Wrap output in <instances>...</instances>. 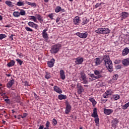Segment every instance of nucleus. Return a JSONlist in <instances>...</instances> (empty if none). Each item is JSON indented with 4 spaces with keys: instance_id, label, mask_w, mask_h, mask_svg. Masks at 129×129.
<instances>
[{
    "instance_id": "1",
    "label": "nucleus",
    "mask_w": 129,
    "mask_h": 129,
    "mask_svg": "<svg viewBox=\"0 0 129 129\" xmlns=\"http://www.w3.org/2000/svg\"><path fill=\"white\" fill-rule=\"evenodd\" d=\"M102 61H104V64L105 65L106 68L108 69L109 72L113 71V69L112 68V61L110 60L109 55L108 54L104 55Z\"/></svg>"
},
{
    "instance_id": "2",
    "label": "nucleus",
    "mask_w": 129,
    "mask_h": 129,
    "mask_svg": "<svg viewBox=\"0 0 129 129\" xmlns=\"http://www.w3.org/2000/svg\"><path fill=\"white\" fill-rule=\"evenodd\" d=\"M61 47L62 45L61 44L56 43L51 46L50 52L51 54H56V53H58V52L60 51V49H61Z\"/></svg>"
},
{
    "instance_id": "3",
    "label": "nucleus",
    "mask_w": 129,
    "mask_h": 129,
    "mask_svg": "<svg viewBox=\"0 0 129 129\" xmlns=\"http://www.w3.org/2000/svg\"><path fill=\"white\" fill-rule=\"evenodd\" d=\"M93 113L91 114L92 117H94V121L97 126H99V118H98V114H97V108H94L93 110Z\"/></svg>"
},
{
    "instance_id": "4",
    "label": "nucleus",
    "mask_w": 129,
    "mask_h": 129,
    "mask_svg": "<svg viewBox=\"0 0 129 129\" xmlns=\"http://www.w3.org/2000/svg\"><path fill=\"white\" fill-rule=\"evenodd\" d=\"M95 33L97 34H109L110 30L108 28H99L95 30Z\"/></svg>"
},
{
    "instance_id": "5",
    "label": "nucleus",
    "mask_w": 129,
    "mask_h": 129,
    "mask_svg": "<svg viewBox=\"0 0 129 129\" xmlns=\"http://www.w3.org/2000/svg\"><path fill=\"white\" fill-rule=\"evenodd\" d=\"M47 31H48V29H44L42 33V37L45 40V41H46V42L49 40V36H48V33H47Z\"/></svg>"
},
{
    "instance_id": "6",
    "label": "nucleus",
    "mask_w": 129,
    "mask_h": 129,
    "mask_svg": "<svg viewBox=\"0 0 129 129\" xmlns=\"http://www.w3.org/2000/svg\"><path fill=\"white\" fill-rule=\"evenodd\" d=\"M77 36H78L80 38H82V39H86L87 38V36H88V33L87 32H86L85 33H80L77 32L76 33Z\"/></svg>"
},
{
    "instance_id": "7",
    "label": "nucleus",
    "mask_w": 129,
    "mask_h": 129,
    "mask_svg": "<svg viewBox=\"0 0 129 129\" xmlns=\"http://www.w3.org/2000/svg\"><path fill=\"white\" fill-rule=\"evenodd\" d=\"M27 25L28 26H29V27H30L31 28H33V29H35V30H36V29H38V28H39V25H38V24L32 21H29L27 23Z\"/></svg>"
},
{
    "instance_id": "8",
    "label": "nucleus",
    "mask_w": 129,
    "mask_h": 129,
    "mask_svg": "<svg viewBox=\"0 0 129 129\" xmlns=\"http://www.w3.org/2000/svg\"><path fill=\"white\" fill-rule=\"evenodd\" d=\"M71 111V105L69 104V102H67L66 103V110L65 113L66 114H69V112Z\"/></svg>"
},
{
    "instance_id": "9",
    "label": "nucleus",
    "mask_w": 129,
    "mask_h": 129,
    "mask_svg": "<svg viewBox=\"0 0 129 129\" xmlns=\"http://www.w3.org/2000/svg\"><path fill=\"white\" fill-rule=\"evenodd\" d=\"M77 87L78 88V93H79V94H81L82 92H84V89L81 85V84L78 83L77 85Z\"/></svg>"
},
{
    "instance_id": "10",
    "label": "nucleus",
    "mask_w": 129,
    "mask_h": 129,
    "mask_svg": "<svg viewBox=\"0 0 129 129\" xmlns=\"http://www.w3.org/2000/svg\"><path fill=\"white\" fill-rule=\"evenodd\" d=\"M119 122V121L117 118H113L111 120V126L113 128H115L116 127V125Z\"/></svg>"
},
{
    "instance_id": "11",
    "label": "nucleus",
    "mask_w": 129,
    "mask_h": 129,
    "mask_svg": "<svg viewBox=\"0 0 129 129\" xmlns=\"http://www.w3.org/2000/svg\"><path fill=\"white\" fill-rule=\"evenodd\" d=\"M14 84H15V80L12 78L11 80L7 84V88H12V86H13Z\"/></svg>"
},
{
    "instance_id": "12",
    "label": "nucleus",
    "mask_w": 129,
    "mask_h": 129,
    "mask_svg": "<svg viewBox=\"0 0 129 129\" xmlns=\"http://www.w3.org/2000/svg\"><path fill=\"white\" fill-rule=\"evenodd\" d=\"M54 64H55V59L52 58L50 61L47 62V66L49 68H52L54 67Z\"/></svg>"
},
{
    "instance_id": "13",
    "label": "nucleus",
    "mask_w": 129,
    "mask_h": 129,
    "mask_svg": "<svg viewBox=\"0 0 129 129\" xmlns=\"http://www.w3.org/2000/svg\"><path fill=\"white\" fill-rule=\"evenodd\" d=\"M75 63L77 65H80L83 62V58L77 57L75 58Z\"/></svg>"
},
{
    "instance_id": "14",
    "label": "nucleus",
    "mask_w": 129,
    "mask_h": 129,
    "mask_svg": "<svg viewBox=\"0 0 129 129\" xmlns=\"http://www.w3.org/2000/svg\"><path fill=\"white\" fill-rule=\"evenodd\" d=\"M95 75H96V79H98V78H101L102 77V75H101V72L99 71L96 70L94 71Z\"/></svg>"
},
{
    "instance_id": "15",
    "label": "nucleus",
    "mask_w": 129,
    "mask_h": 129,
    "mask_svg": "<svg viewBox=\"0 0 129 129\" xmlns=\"http://www.w3.org/2000/svg\"><path fill=\"white\" fill-rule=\"evenodd\" d=\"M113 112V110L111 109H104V113L106 115H109V114H111Z\"/></svg>"
},
{
    "instance_id": "16",
    "label": "nucleus",
    "mask_w": 129,
    "mask_h": 129,
    "mask_svg": "<svg viewBox=\"0 0 129 129\" xmlns=\"http://www.w3.org/2000/svg\"><path fill=\"white\" fill-rule=\"evenodd\" d=\"M81 21V20L78 16L76 17L73 20V23L75 25H79Z\"/></svg>"
},
{
    "instance_id": "17",
    "label": "nucleus",
    "mask_w": 129,
    "mask_h": 129,
    "mask_svg": "<svg viewBox=\"0 0 129 129\" xmlns=\"http://www.w3.org/2000/svg\"><path fill=\"white\" fill-rule=\"evenodd\" d=\"M53 90L56 92V93H58V94H61V93H62V90H61V89L57 86H54L53 87Z\"/></svg>"
},
{
    "instance_id": "18",
    "label": "nucleus",
    "mask_w": 129,
    "mask_h": 129,
    "mask_svg": "<svg viewBox=\"0 0 129 129\" xmlns=\"http://www.w3.org/2000/svg\"><path fill=\"white\" fill-rule=\"evenodd\" d=\"M36 17V20L39 21L40 24H43L42 22H44V19H43V17L40 14L35 15Z\"/></svg>"
},
{
    "instance_id": "19",
    "label": "nucleus",
    "mask_w": 129,
    "mask_h": 129,
    "mask_svg": "<svg viewBox=\"0 0 129 129\" xmlns=\"http://www.w3.org/2000/svg\"><path fill=\"white\" fill-rule=\"evenodd\" d=\"M59 74H60V78L62 80H64L65 78H66L65 76V72H64V70H61L59 72Z\"/></svg>"
},
{
    "instance_id": "20",
    "label": "nucleus",
    "mask_w": 129,
    "mask_h": 129,
    "mask_svg": "<svg viewBox=\"0 0 129 129\" xmlns=\"http://www.w3.org/2000/svg\"><path fill=\"white\" fill-rule=\"evenodd\" d=\"M122 63L123 66H128L129 65V58H125L122 60Z\"/></svg>"
},
{
    "instance_id": "21",
    "label": "nucleus",
    "mask_w": 129,
    "mask_h": 129,
    "mask_svg": "<svg viewBox=\"0 0 129 129\" xmlns=\"http://www.w3.org/2000/svg\"><path fill=\"white\" fill-rule=\"evenodd\" d=\"M129 53V49L127 47L125 48L122 52V56H126Z\"/></svg>"
},
{
    "instance_id": "22",
    "label": "nucleus",
    "mask_w": 129,
    "mask_h": 129,
    "mask_svg": "<svg viewBox=\"0 0 129 129\" xmlns=\"http://www.w3.org/2000/svg\"><path fill=\"white\" fill-rule=\"evenodd\" d=\"M15 64H16V61L14 60H11L10 62L8 63L7 66L8 67H13V66H15Z\"/></svg>"
},
{
    "instance_id": "23",
    "label": "nucleus",
    "mask_w": 129,
    "mask_h": 129,
    "mask_svg": "<svg viewBox=\"0 0 129 129\" xmlns=\"http://www.w3.org/2000/svg\"><path fill=\"white\" fill-rule=\"evenodd\" d=\"M58 99L59 100H63V99H67V96L66 95H63V94H60L58 96Z\"/></svg>"
},
{
    "instance_id": "24",
    "label": "nucleus",
    "mask_w": 129,
    "mask_h": 129,
    "mask_svg": "<svg viewBox=\"0 0 129 129\" xmlns=\"http://www.w3.org/2000/svg\"><path fill=\"white\" fill-rule=\"evenodd\" d=\"M24 5H27V3H26V1L25 2L19 1V2H18L16 4V6H18V7H23L24 6Z\"/></svg>"
},
{
    "instance_id": "25",
    "label": "nucleus",
    "mask_w": 129,
    "mask_h": 129,
    "mask_svg": "<svg viewBox=\"0 0 129 129\" xmlns=\"http://www.w3.org/2000/svg\"><path fill=\"white\" fill-rule=\"evenodd\" d=\"M29 20L30 21H33L35 23H38V21H37V17H36L34 16H29Z\"/></svg>"
},
{
    "instance_id": "26",
    "label": "nucleus",
    "mask_w": 129,
    "mask_h": 129,
    "mask_svg": "<svg viewBox=\"0 0 129 129\" xmlns=\"http://www.w3.org/2000/svg\"><path fill=\"white\" fill-rule=\"evenodd\" d=\"M89 100L92 102L93 106H95L97 102H96V101H95V99H94V98H89Z\"/></svg>"
},
{
    "instance_id": "27",
    "label": "nucleus",
    "mask_w": 129,
    "mask_h": 129,
    "mask_svg": "<svg viewBox=\"0 0 129 129\" xmlns=\"http://www.w3.org/2000/svg\"><path fill=\"white\" fill-rule=\"evenodd\" d=\"M121 16H122V19H126L128 17V13L125 12H123L121 13Z\"/></svg>"
},
{
    "instance_id": "28",
    "label": "nucleus",
    "mask_w": 129,
    "mask_h": 129,
    "mask_svg": "<svg viewBox=\"0 0 129 129\" xmlns=\"http://www.w3.org/2000/svg\"><path fill=\"white\" fill-rule=\"evenodd\" d=\"M95 65L96 66H98V65H100V64H101V60H100V58H96L95 59Z\"/></svg>"
},
{
    "instance_id": "29",
    "label": "nucleus",
    "mask_w": 129,
    "mask_h": 129,
    "mask_svg": "<svg viewBox=\"0 0 129 129\" xmlns=\"http://www.w3.org/2000/svg\"><path fill=\"white\" fill-rule=\"evenodd\" d=\"M119 97L120 96L118 94L113 95L111 98V99H112V100H117V99H119Z\"/></svg>"
},
{
    "instance_id": "30",
    "label": "nucleus",
    "mask_w": 129,
    "mask_h": 129,
    "mask_svg": "<svg viewBox=\"0 0 129 129\" xmlns=\"http://www.w3.org/2000/svg\"><path fill=\"white\" fill-rule=\"evenodd\" d=\"M26 5H28V6H31V7H37V4L35 3H31L29 2L28 1H26Z\"/></svg>"
},
{
    "instance_id": "31",
    "label": "nucleus",
    "mask_w": 129,
    "mask_h": 129,
    "mask_svg": "<svg viewBox=\"0 0 129 129\" xmlns=\"http://www.w3.org/2000/svg\"><path fill=\"white\" fill-rule=\"evenodd\" d=\"M13 15L15 18H19V17H20V12H19L18 11H15L14 12H13Z\"/></svg>"
},
{
    "instance_id": "32",
    "label": "nucleus",
    "mask_w": 129,
    "mask_h": 129,
    "mask_svg": "<svg viewBox=\"0 0 129 129\" xmlns=\"http://www.w3.org/2000/svg\"><path fill=\"white\" fill-rule=\"evenodd\" d=\"M6 5L8 6V7H13V2L10 1H6L5 2Z\"/></svg>"
},
{
    "instance_id": "33",
    "label": "nucleus",
    "mask_w": 129,
    "mask_h": 129,
    "mask_svg": "<svg viewBox=\"0 0 129 129\" xmlns=\"http://www.w3.org/2000/svg\"><path fill=\"white\" fill-rule=\"evenodd\" d=\"M80 75H81V78H82V80L84 79L85 78H86V75H85V73H84V72H81L80 73Z\"/></svg>"
},
{
    "instance_id": "34",
    "label": "nucleus",
    "mask_w": 129,
    "mask_h": 129,
    "mask_svg": "<svg viewBox=\"0 0 129 129\" xmlns=\"http://www.w3.org/2000/svg\"><path fill=\"white\" fill-rule=\"evenodd\" d=\"M45 78L46 79H50V78H51V74L50 73L46 72Z\"/></svg>"
},
{
    "instance_id": "35",
    "label": "nucleus",
    "mask_w": 129,
    "mask_h": 129,
    "mask_svg": "<svg viewBox=\"0 0 129 129\" xmlns=\"http://www.w3.org/2000/svg\"><path fill=\"white\" fill-rule=\"evenodd\" d=\"M20 12L19 14L20 16H25L26 15V11L23 9H20Z\"/></svg>"
},
{
    "instance_id": "36",
    "label": "nucleus",
    "mask_w": 129,
    "mask_h": 129,
    "mask_svg": "<svg viewBox=\"0 0 129 129\" xmlns=\"http://www.w3.org/2000/svg\"><path fill=\"white\" fill-rule=\"evenodd\" d=\"M90 77H91V81H93V80H95L96 79V77L93 74H89Z\"/></svg>"
},
{
    "instance_id": "37",
    "label": "nucleus",
    "mask_w": 129,
    "mask_h": 129,
    "mask_svg": "<svg viewBox=\"0 0 129 129\" xmlns=\"http://www.w3.org/2000/svg\"><path fill=\"white\" fill-rule=\"evenodd\" d=\"M89 22L86 18L83 19L82 25H87V23Z\"/></svg>"
},
{
    "instance_id": "38",
    "label": "nucleus",
    "mask_w": 129,
    "mask_h": 129,
    "mask_svg": "<svg viewBox=\"0 0 129 129\" xmlns=\"http://www.w3.org/2000/svg\"><path fill=\"white\" fill-rule=\"evenodd\" d=\"M82 82L83 84H88V79L87 78H86L85 79H83L82 80Z\"/></svg>"
},
{
    "instance_id": "39",
    "label": "nucleus",
    "mask_w": 129,
    "mask_h": 129,
    "mask_svg": "<svg viewBox=\"0 0 129 129\" xmlns=\"http://www.w3.org/2000/svg\"><path fill=\"white\" fill-rule=\"evenodd\" d=\"M129 106V102L122 106V109H126Z\"/></svg>"
},
{
    "instance_id": "40",
    "label": "nucleus",
    "mask_w": 129,
    "mask_h": 129,
    "mask_svg": "<svg viewBox=\"0 0 129 129\" xmlns=\"http://www.w3.org/2000/svg\"><path fill=\"white\" fill-rule=\"evenodd\" d=\"M55 13H59V12H61V7H60V6L56 7L55 9Z\"/></svg>"
},
{
    "instance_id": "41",
    "label": "nucleus",
    "mask_w": 129,
    "mask_h": 129,
    "mask_svg": "<svg viewBox=\"0 0 129 129\" xmlns=\"http://www.w3.org/2000/svg\"><path fill=\"white\" fill-rule=\"evenodd\" d=\"M16 61L17 62V64H19L21 66L22 64H23V60L20 59H16Z\"/></svg>"
},
{
    "instance_id": "42",
    "label": "nucleus",
    "mask_w": 129,
    "mask_h": 129,
    "mask_svg": "<svg viewBox=\"0 0 129 129\" xmlns=\"http://www.w3.org/2000/svg\"><path fill=\"white\" fill-rule=\"evenodd\" d=\"M25 30L27 31V32H33V29L28 26H26L25 27Z\"/></svg>"
},
{
    "instance_id": "43",
    "label": "nucleus",
    "mask_w": 129,
    "mask_h": 129,
    "mask_svg": "<svg viewBox=\"0 0 129 129\" xmlns=\"http://www.w3.org/2000/svg\"><path fill=\"white\" fill-rule=\"evenodd\" d=\"M7 38V35L4 34H0V40H3V39H5Z\"/></svg>"
},
{
    "instance_id": "44",
    "label": "nucleus",
    "mask_w": 129,
    "mask_h": 129,
    "mask_svg": "<svg viewBox=\"0 0 129 129\" xmlns=\"http://www.w3.org/2000/svg\"><path fill=\"white\" fill-rule=\"evenodd\" d=\"M118 78V75H115L113 76V78L112 79V81H115L116 80H117V79Z\"/></svg>"
},
{
    "instance_id": "45",
    "label": "nucleus",
    "mask_w": 129,
    "mask_h": 129,
    "mask_svg": "<svg viewBox=\"0 0 129 129\" xmlns=\"http://www.w3.org/2000/svg\"><path fill=\"white\" fill-rule=\"evenodd\" d=\"M107 93V95H111V94H112V93H113V91L110 90H108V91L105 92Z\"/></svg>"
},
{
    "instance_id": "46",
    "label": "nucleus",
    "mask_w": 129,
    "mask_h": 129,
    "mask_svg": "<svg viewBox=\"0 0 129 129\" xmlns=\"http://www.w3.org/2000/svg\"><path fill=\"white\" fill-rule=\"evenodd\" d=\"M52 123L53 124V125L55 126L57 124V123H58V122H57V120H56V119L53 118L52 119Z\"/></svg>"
},
{
    "instance_id": "47",
    "label": "nucleus",
    "mask_w": 129,
    "mask_h": 129,
    "mask_svg": "<svg viewBox=\"0 0 129 129\" xmlns=\"http://www.w3.org/2000/svg\"><path fill=\"white\" fill-rule=\"evenodd\" d=\"M22 83L24 86H29V82L27 81H23Z\"/></svg>"
},
{
    "instance_id": "48",
    "label": "nucleus",
    "mask_w": 129,
    "mask_h": 129,
    "mask_svg": "<svg viewBox=\"0 0 129 129\" xmlns=\"http://www.w3.org/2000/svg\"><path fill=\"white\" fill-rule=\"evenodd\" d=\"M46 127L47 129H49V127L50 126V122L49 121H47L45 124Z\"/></svg>"
},
{
    "instance_id": "49",
    "label": "nucleus",
    "mask_w": 129,
    "mask_h": 129,
    "mask_svg": "<svg viewBox=\"0 0 129 129\" xmlns=\"http://www.w3.org/2000/svg\"><path fill=\"white\" fill-rule=\"evenodd\" d=\"M53 15H54L53 13H51V14H49L48 15V17H49V18H50V20H54V18H53V17H54L53 16Z\"/></svg>"
},
{
    "instance_id": "50",
    "label": "nucleus",
    "mask_w": 129,
    "mask_h": 129,
    "mask_svg": "<svg viewBox=\"0 0 129 129\" xmlns=\"http://www.w3.org/2000/svg\"><path fill=\"white\" fill-rule=\"evenodd\" d=\"M4 101H5V102H6V103H8V104L11 103V100H10V99H9V98L5 99Z\"/></svg>"
},
{
    "instance_id": "51",
    "label": "nucleus",
    "mask_w": 129,
    "mask_h": 129,
    "mask_svg": "<svg viewBox=\"0 0 129 129\" xmlns=\"http://www.w3.org/2000/svg\"><path fill=\"white\" fill-rule=\"evenodd\" d=\"M103 97H104V98H108V96L106 92L103 94Z\"/></svg>"
},
{
    "instance_id": "52",
    "label": "nucleus",
    "mask_w": 129,
    "mask_h": 129,
    "mask_svg": "<svg viewBox=\"0 0 129 129\" xmlns=\"http://www.w3.org/2000/svg\"><path fill=\"white\" fill-rule=\"evenodd\" d=\"M14 36H15V35H14L13 34H11V36L9 37V39L10 40V41H13V40H14Z\"/></svg>"
},
{
    "instance_id": "53",
    "label": "nucleus",
    "mask_w": 129,
    "mask_h": 129,
    "mask_svg": "<svg viewBox=\"0 0 129 129\" xmlns=\"http://www.w3.org/2000/svg\"><path fill=\"white\" fill-rule=\"evenodd\" d=\"M121 69V66L119 64V65H117V66H116V69L117 70H118Z\"/></svg>"
},
{
    "instance_id": "54",
    "label": "nucleus",
    "mask_w": 129,
    "mask_h": 129,
    "mask_svg": "<svg viewBox=\"0 0 129 129\" xmlns=\"http://www.w3.org/2000/svg\"><path fill=\"white\" fill-rule=\"evenodd\" d=\"M101 4L100 3H97L95 5V8L96 9H97V8H98V7H99V6H101Z\"/></svg>"
},
{
    "instance_id": "55",
    "label": "nucleus",
    "mask_w": 129,
    "mask_h": 129,
    "mask_svg": "<svg viewBox=\"0 0 129 129\" xmlns=\"http://www.w3.org/2000/svg\"><path fill=\"white\" fill-rule=\"evenodd\" d=\"M17 55H19V58H23V53H17Z\"/></svg>"
},
{
    "instance_id": "56",
    "label": "nucleus",
    "mask_w": 129,
    "mask_h": 129,
    "mask_svg": "<svg viewBox=\"0 0 129 129\" xmlns=\"http://www.w3.org/2000/svg\"><path fill=\"white\" fill-rule=\"evenodd\" d=\"M60 18H59V17H57V18H56V23H58V22H59V21H60Z\"/></svg>"
},
{
    "instance_id": "57",
    "label": "nucleus",
    "mask_w": 129,
    "mask_h": 129,
    "mask_svg": "<svg viewBox=\"0 0 129 129\" xmlns=\"http://www.w3.org/2000/svg\"><path fill=\"white\" fill-rule=\"evenodd\" d=\"M34 95L35 98H36V99H38V96L37 95V94H36V93H34Z\"/></svg>"
},
{
    "instance_id": "58",
    "label": "nucleus",
    "mask_w": 129,
    "mask_h": 129,
    "mask_svg": "<svg viewBox=\"0 0 129 129\" xmlns=\"http://www.w3.org/2000/svg\"><path fill=\"white\" fill-rule=\"evenodd\" d=\"M101 101H102L103 102H106V101H107V100H105L104 99H101Z\"/></svg>"
},
{
    "instance_id": "59",
    "label": "nucleus",
    "mask_w": 129,
    "mask_h": 129,
    "mask_svg": "<svg viewBox=\"0 0 129 129\" xmlns=\"http://www.w3.org/2000/svg\"><path fill=\"white\" fill-rule=\"evenodd\" d=\"M1 95L2 96H3V97H5V96H6L7 95H6V93H1Z\"/></svg>"
},
{
    "instance_id": "60",
    "label": "nucleus",
    "mask_w": 129,
    "mask_h": 129,
    "mask_svg": "<svg viewBox=\"0 0 129 129\" xmlns=\"http://www.w3.org/2000/svg\"><path fill=\"white\" fill-rule=\"evenodd\" d=\"M27 115H28V114L27 113H23V117H26Z\"/></svg>"
},
{
    "instance_id": "61",
    "label": "nucleus",
    "mask_w": 129,
    "mask_h": 129,
    "mask_svg": "<svg viewBox=\"0 0 129 129\" xmlns=\"http://www.w3.org/2000/svg\"><path fill=\"white\" fill-rule=\"evenodd\" d=\"M60 12H62V13H65V9L61 8Z\"/></svg>"
},
{
    "instance_id": "62",
    "label": "nucleus",
    "mask_w": 129,
    "mask_h": 129,
    "mask_svg": "<svg viewBox=\"0 0 129 129\" xmlns=\"http://www.w3.org/2000/svg\"><path fill=\"white\" fill-rule=\"evenodd\" d=\"M44 128V125H40L38 129H43Z\"/></svg>"
},
{
    "instance_id": "63",
    "label": "nucleus",
    "mask_w": 129,
    "mask_h": 129,
    "mask_svg": "<svg viewBox=\"0 0 129 129\" xmlns=\"http://www.w3.org/2000/svg\"><path fill=\"white\" fill-rule=\"evenodd\" d=\"M21 115H18V116H17V119H21Z\"/></svg>"
},
{
    "instance_id": "64",
    "label": "nucleus",
    "mask_w": 129,
    "mask_h": 129,
    "mask_svg": "<svg viewBox=\"0 0 129 129\" xmlns=\"http://www.w3.org/2000/svg\"><path fill=\"white\" fill-rule=\"evenodd\" d=\"M6 75L7 76V77H11V76H12V75L11 74H6Z\"/></svg>"
}]
</instances>
